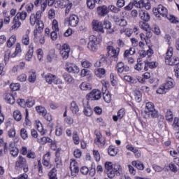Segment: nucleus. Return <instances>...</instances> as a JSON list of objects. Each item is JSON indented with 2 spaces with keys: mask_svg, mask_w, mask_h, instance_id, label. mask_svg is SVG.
I'll use <instances>...</instances> for the list:
<instances>
[{
  "mask_svg": "<svg viewBox=\"0 0 179 179\" xmlns=\"http://www.w3.org/2000/svg\"><path fill=\"white\" fill-rule=\"evenodd\" d=\"M113 19V22L117 26H121V27H125V26L128 25V22H127V20L124 18H120V16L118 15H114Z\"/></svg>",
  "mask_w": 179,
  "mask_h": 179,
  "instance_id": "f3484780",
  "label": "nucleus"
},
{
  "mask_svg": "<svg viewBox=\"0 0 179 179\" xmlns=\"http://www.w3.org/2000/svg\"><path fill=\"white\" fill-rule=\"evenodd\" d=\"M63 78L67 83H72L73 82V78L68 73H64Z\"/></svg>",
  "mask_w": 179,
  "mask_h": 179,
  "instance_id": "c9c22d12",
  "label": "nucleus"
},
{
  "mask_svg": "<svg viewBox=\"0 0 179 179\" xmlns=\"http://www.w3.org/2000/svg\"><path fill=\"white\" fill-rule=\"evenodd\" d=\"M47 3H48V0H41V12H44L47 8Z\"/></svg>",
  "mask_w": 179,
  "mask_h": 179,
  "instance_id": "5fc2aeb1",
  "label": "nucleus"
},
{
  "mask_svg": "<svg viewBox=\"0 0 179 179\" xmlns=\"http://www.w3.org/2000/svg\"><path fill=\"white\" fill-rule=\"evenodd\" d=\"M8 136L9 138H13L14 136H16V131L15 130V128H11L8 132Z\"/></svg>",
  "mask_w": 179,
  "mask_h": 179,
  "instance_id": "774afa93",
  "label": "nucleus"
},
{
  "mask_svg": "<svg viewBox=\"0 0 179 179\" xmlns=\"http://www.w3.org/2000/svg\"><path fill=\"white\" fill-rule=\"evenodd\" d=\"M20 136L22 139H27V138L29 137V135L27 134V130H26V129L24 128L21 129Z\"/></svg>",
  "mask_w": 179,
  "mask_h": 179,
  "instance_id": "bf43d9fd",
  "label": "nucleus"
},
{
  "mask_svg": "<svg viewBox=\"0 0 179 179\" xmlns=\"http://www.w3.org/2000/svg\"><path fill=\"white\" fill-rule=\"evenodd\" d=\"M36 101H34V99H33L32 98H29L26 101V106L29 108L33 107Z\"/></svg>",
  "mask_w": 179,
  "mask_h": 179,
  "instance_id": "0e129e2a",
  "label": "nucleus"
},
{
  "mask_svg": "<svg viewBox=\"0 0 179 179\" xmlns=\"http://www.w3.org/2000/svg\"><path fill=\"white\" fill-rule=\"evenodd\" d=\"M95 75L97 78H104V75H106V69L103 68H99L95 70Z\"/></svg>",
  "mask_w": 179,
  "mask_h": 179,
  "instance_id": "2f4dec72",
  "label": "nucleus"
},
{
  "mask_svg": "<svg viewBox=\"0 0 179 179\" xmlns=\"http://www.w3.org/2000/svg\"><path fill=\"white\" fill-rule=\"evenodd\" d=\"M69 24L71 27H76L79 24V17L75 14L70 15L69 17Z\"/></svg>",
  "mask_w": 179,
  "mask_h": 179,
  "instance_id": "a211bd4d",
  "label": "nucleus"
},
{
  "mask_svg": "<svg viewBox=\"0 0 179 179\" xmlns=\"http://www.w3.org/2000/svg\"><path fill=\"white\" fill-rule=\"evenodd\" d=\"M10 89H11V90H13V92H17V90H20V84L12 83L10 85Z\"/></svg>",
  "mask_w": 179,
  "mask_h": 179,
  "instance_id": "4d7b16f0",
  "label": "nucleus"
},
{
  "mask_svg": "<svg viewBox=\"0 0 179 179\" xmlns=\"http://www.w3.org/2000/svg\"><path fill=\"white\" fill-rule=\"evenodd\" d=\"M29 50L27 52V55L25 56L26 61H30L31 58H33V54L34 52V47L32 45H30Z\"/></svg>",
  "mask_w": 179,
  "mask_h": 179,
  "instance_id": "c756f323",
  "label": "nucleus"
},
{
  "mask_svg": "<svg viewBox=\"0 0 179 179\" xmlns=\"http://www.w3.org/2000/svg\"><path fill=\"white\" fill-rule=\"evenodd\" d=\"M66 71L69 72V73H79V72H80L79 67L74 64H71L66 67Z\"/></svg>",
  "mask_w": 179,
  "mask_h": 179,
  "instance_id": "4be33fe9",
  "label": "nucleus"
},
{
  "mask_svg": "<svg viewBox=\"0 0 179 179\" xmlns=\"http://www.w3.org/2000/svg\"><path fill=\"white\" fill-rule=\"evenodd\" d=\"M101 99V92L99 90H93L87 95V100L94 101Z\"/></svg>",
  "mask_w": 179,
  "mask_h": 179,
  "instance_id": "9b49d317",
  "label": "nucleus"
},
{
  "mask_svg": "<svg viewBox=\"0 0 179 179\" xmlns=\"http://www.w3.org/2000/svg\"><path fill=\"white\" fill-rule=\"evenodd\" d=\"M22 52V46L20 45V43H17L15 51L13 53H10V50H8L5 52L4 55V61L6 62V61H9V58H15L17 55L20 54Z\"/></svg>",
  "mask_w": 179,
  "mask_h": 179,
  "instance_id": "0eeeda50",
  "label": "nucleus"
},
{
  "mask_svg": "<svg viewBox=\"0 0 179 179\" xmlns=\"http://www.w3.org/2000/svg\"><path fill=\"white\" fill-rule=\"evenodd\" d=\"M108 54L110 58H113L114 61H118V55H120V48H115L112 45L107 47Z\"/></svg>",
  "mask_w": 179,
  "mask_h": 179,
  "instance_id": "6e6552de",
  "label": "nucleus"
},
{
  "mask_svg": "<svg viewBox=\"0 0 179 179\" xmlns=\"http://www.w3.org/2000/svg\"><path fill=\"white\" fill-rule=\"evenodd\" d=\"M22 26V22L17 19V17H14L13 20V26H12V29L13 30H17L19 27Z\"/></svg>",
  "mask_w": 179,
  "mask_h": 179,
  "instance_id": "c85d7f7f",
  "label": "nucleus"
},
{
  "mask_svg": "<svg viewBox=\"0 0 179 179\" xmlns=\"http://www.w3.org/2000/svg\"><path fill=\"white\" fill-rule=\"evenodd\" d=\"M69 0H57L55 3V8H61L62 9L66 8L69 5Z\"/></svg>",
  "mask_w": 179,
  "mask_h": 179,
  "instance_id": "412c9836",
  "label": "nucleus"
},
{
  "mask_svg": "<svg viewBox=\"0 0 179 179\" xmlns=\"http://www.w3.org/2000/svg\"><path fill=\"white\" fill-rule=\"evenodd\" d=\"M15 17H17V19L19 20V19H20V20H26V17H27V13H26V11H22L21 13H17L16 14Z\"/></svg>",
  "mask_w": 179,
  "mask_h": 179,
  "instance_id": "4c0bfd02",
  "label": "nucleus"
},
{
  "mask_svg": "<svg viewBox=\"0 0 179 179\" xmlns=\"http://www.w3.org/2000/svg\"><path fill=\"white\" fill-rule=\"evenodd\" d=\"M70 110L71 113L76 114V115H78V113H79V106H78V103H76V101H72L71 103Z\"/></svg>",
  "mask_w": 179,
  "mask_h": 179,
  "instance_id": "a878e982",
  "label": "nucleus"
},
{
  "mask_svg": "<svg viewBox=\"0 0 179 179\" xmlns=\"http://www.w3.org/2000/svg\"><path fill=\"white\" fill-rule=\"evenodd\" d=\"M102 90H105V92H103V98L106 103H111V95L108 91H107V87H104Z\"/></svg>",
  "mask_w": 179,
  "mask_h": 179,
  "instance_id": "393cba45",
  "label": "nucleus"
},
{
  "mask_svg": "<svg viewBox=\"0 0 179 179\" xmlns=\"http://www.w3.org/2000/svg\"><path fill=\"white\" fill-rule=\"evenodd\" d=\"M69 52H71V48L66 43H64L60 48V55L62 59H68L69 58Z\"/></svg>",
  "mask_w": 179,
  "mask_h": 179,
  "instance_id": "9d476101",
  "label": "nucleus"
},
{
  "mask_svg": "<svg viewBox=\"0 0 179 179\" xmlns=\"http://www.w3.org/2000/svg\"><path fill=\"white\" fill-rule=\"evenodd\" d=\"M144 113L148 115V117L151 116L152 118H157V110L155 109V104L152 102L146 103Z\"/></svg>",
  "mask_w": 179,
  "mask_h": 179,
  "instance_id": "423d86ee",
  "label": "nucleus"
},
{
  "mask_svg": "<svg viewBox=\"0 0 179 179\" xmlns=\"http://www.w3.org/2000/svg\"><path fill=\"white\" fill-rule=\"evenodd\" d=\"M108 10L113 12V13H118L121 12V8L114 6V5H109L108 7Z\"/></svg>",
  "mask_w": 179,
  "mask_h": 179,
  "instance_id": "37998d69",
  "label": "nucleus"
},
{
  "mask_svg": "<svg viewBox=\"0 0 179 179\" xmlns=\"http://www.w3.org/2000/svg\"><path fill=\"white\" fill-rule=\"evenodd\" d=\"M173 48H169L166 53L165 56V64L166 65H171V66L178 65L179 64V58L173 56Z\"/></svg>",
  "mask_w": 179,
  "mask_h": 179,
  "instance_id": "f03ea898",
  "label": "nucleus"
},
{
  "mask_svg": "<svg viewBox=\"0 0 179 179\" xmlns=\"http://www.w3.org/2000/svg\"><path fill=\"white\" fill-rule=\"evenodd\" d=\"M166 92H169V90L165 87L164 84L160 85L159 87L157 90V93H158V94H166Z\"/></svg>",
  "mask_w": 179,
  "mask_h": 179,
  "instance_id": "58836bf2",
  "label": "nucleus"
},
{
  "mask_svg": "<svg viewBox=\"0 0 179 179\" xmlns=\"http://www.w3.org/2000/svg\"><path fill=\"white\" fill-rule=\"evenodd\" d=\"M135 48H130L129 50H127L124 52V57H128V55H134L136 52Z\"/></svg>",
  "mask_w": 179,
  "mask_h": 179,
  "instance_id": "3c124183",
  "label": "nucleus"
},
{
  "mask_svg": "<svg viewBox=\"0 0 179 179\" xmlns=\"http://www.w3.org/2000/svg\"><path fill=\"white\" fill-rule=\"evenodd\" d=\"M117 8H124L125 6V0H117L116 3Z\"/></svg>",
  "mask_w": 179,
  "mask_h": 179,
  "instance_id": "338daca9",
  "label": "nucleus"
},
{
  "mask_svg": "<svg viewBox=\"0 0 179 179\" xmlns=\"http://www.w3.org/2000/svg\"><path fill=\"white\" fill-rule=\"evenodd\" d=\"M52 29L54 31H59V27L58 26V21H57L56 20H54L52 21Z\"/></svg>",
  "mask_w": 179,
  "mask_h": 179,
  "instance_id": "680f3d73",
  "label": "nucleus"
},
{
  "mask_svg": "<svg viewBox=\"0 0 179 179\" xmlns=\"http://www.w3.org/2000/svg\"><path fill=\"white\" fill-rule=\"evenodd\" d=\"M15 169L17 171L24 170V173L29 171V166L27 165V160L23 156L20 155L15 162Z\"/></svg>",
  "mask_w": 179,
  "mask_h": 179,
  "instance_id": "20e7f679",
  "label": "nucleus"
},
{
  "mask_svg": "<svg viewBox=\"0 0 179 179\" xmlns=\"http://www.w3.org/2000/svg\"><path fill=\"white\" fill-rule=\"evenodd\" d=\"M95 135L96 137L94 139V143L99 148H103L106 145V138L99 131H95Z\"/></svg>",
  "mask_w": 179,
  "mask_h": 179,
  "instance_id": "1a4fd4ad",
  "label": "nucleus"
},
{
  "mask_svg": "<svg viewBox=\"0 0 179 179\" xmlns=\"http://www.w3.org/2000/svg\"><path fill=\"white\" fill-rule=\"evenodd\" d=\"M96 13L99 16L104 17V16H106L109 13L108 7L107 6H99L96 8Z\"/></svg>",
  "mask_w": 179,
  "mask_h": 179,
  "instance_id": "2eb2a0df",
  "label": "nucleus"
},
{
  "mask_svg": "<svg viewBox=\"0 0 179 179\" xmlns=\"http://www.w3.org/2000/svg\"><path fill=\"white\" fill-rule=\"evenodd\" d=\"M134 69L136 71H142L143 69H145V63L143 62H138L134 66Z\"/></svg>",
  "mask_w": 179,
  "mask_h": 179,
  "instance_id": "6e6d98bb",
  "label": "nucleus"
},
{
  "mask_svg": "<svg viewBox=\"0 0 179 179\" xmlns=\"http://www.w3.org/2000/svg\"><path fill=\"white\" fill-rule=\"evenodd\" d=\"M13 117L15 121H20L22 120V113L19 110H15L13 112Z\"/></svg>",
  "mask_w": 179,
  "mask_h": 179,
  "instance_id": "8fccbe9b",
  "label": "nucleus"
},
{
  "mask_svg": "<svg viewBox=\"0 0 179 179\" xmlns=\"http://www.w3.org/2000/svg\"><path fill=\"white\" fill-rule=\"evenodd\" d=\"M83 113H84L85 115H86L87 117H90V115H92V114H93V110H92L90 106H87V107L84 106Z\"/></svg>",
  "mask_w": 179,
  "mask_h": 179,
  "instance_id": "a18cd8bd",
  "label": "nucleus"
},
{
  "mask_svg": "<svg viewBox=\"0 0 179 179\" xmlns=\"http://www.w3.org/2000/svg\"><path fill=\"white\" fill-rule=\"evenodd\" d=\"M36 79H37V76L36 75V73H31L28 78L29 82H30V83H34L36 82Z\"/></svg>",
  "mask_w": 179,
  "mask_h": 179,
  "instance_id": "864d4df0",
  "label": "nucleus"
},
{
  "mask_svg": "<svg viewBox=\"0 0 179 179\" xmlns=\"http://www.w3.org/2000/svg\"><path fill=\"white\" fill-rule=\"evenodd\" d=\"M100 44V41L97 38V36L94 35H91L90 36V41L87 44V48L90 51L92 52H96L99 50V45Z\"/></svg>",
  "mask_w": 179,
  "mask_h": 179,
  "instance_id": "39448f33",
  "label": "nucleus"
},
{
  "mask_svg": "<svg viewBox=\"0 0 179 179\" xmlns=\"http://www.w3.org/2000/svg\"><path fill=\"white\" fill-rule=\"evenodd\" d=\"M147 21H141L139 22V26L141 27V29H143V30H145V31H148V30L150 29V26L149 24H148V22H146Z\"/></svg>",
  "mask_w": 179,
  "mask_h": 179,
  "instance_id": "79ce46f5",
  "label": "nucleus"
},
{
  "mask_svg": "<svg viewBox=\"0 0 179 179\" xmlns=\"http://www.w3.org/2000/svg\"><path fill=\"white\" fill-rule=\"evenodd\" d=\"M166 119L167 121H172L173 120V112L170 109L167 110L166 113Z\"/></svg>",
  "mask_w": 179,
  "mask_h": 179,
  "instance_id": "052dcab7",
  "label": "nucleus"
},
{
  "mask_svg": "<svg viewBox=\"0 0 179 179\" xmlns=\"http://www.w3.org/2000/svg\"><path fill=\"white\" fill-rule=\"evenodd\" d=\"M138 16L143 22H149V20H150V15H149V13L146 10H139Z\"/></svg>",
  "mask_w": 179,
  "mask_h": 179,
  "instance_id": "6ab92c4d",
  "label": "nucleus"
},
{
  "mask_svg": "<svg viewBox=\"0 0 179 179\" xmlns=\"http://www.w3.org/2000/svg\"><path fill=\"white\" fill-rule=\"evenodd\" d=\"M144 62H145V67H144L145 71H149V68L150 69H153L156 68V62H155L145 61Z\"/></svg>",
  "mask_w": 179,
  "mask_h": 179,
  "instance_id": "cd10ccee",
  "label": "nucleus"
},
{
  "mask_svg": "<svg viewBox=\"0 0 179 179\" xmlns=\"http://www.w3.org/2000/svg\"><path fill=\"white\" fill-rule=\"evenodd\" d=\"M73 141L75 145H79V136H78V131H73Z\"/></svg>",
  "mask_w": 179,
  "mask_h": 179,
  "instance_id": "13d9d810",
  "label": "nucleus"
},
{
  "mask_svg": "<svg viewBox=\"0 0 179 179\" xmlns=\"http://www.w3.org/2000/svg\"><path fill=\"white\" fill-rule=\"evenodd\" d=\"M95 3L96 2H94L93 0H87V6L90 9H94Z\"/></svg>",
  "mask_w": 179,
  "mask_h": 179,
  "instance_id": "69168bd1",
  "label": "nucleus"
},
{
  "mask_svg": "<svg viewBox=\"0 0 179 179\" xmlns=\"http://www.w3.org/2000/svg\"><path fill=\"white\" fill-rule=\"evenodd\" d=\"M132 166H134L138 170H143L145 169V165L141 161H133L131 162Z\"/></svg>",
  "mask_w": 179,
  "mask_h": 179,
  "instance_id": "473e14b6",
  "label": "nucleus"
},
{
  "mask_svg": "<svg viewBox=\"0 0 179 179\" xmlns=\"http://www.w3.org/2000/svg\"><path fill=\"white\" fill-rule=\"evenodd\" d=\"M116 68L118 73H126V72H129V66H125L122 62H118L116 65Z\"/></svg>",
  "mask_w": 179,
  "mask_h": 179,
  "instance_id": "dca6fc26",
  "label": "nucleus"
},
{
  "mask_svg": "<svg viewBox=\"0 0 179 179\" xmlns=\"http://www.w3.org/2000/svg\"><path fill=\"white\" fill-rule=\"evenodd\" d=\"M41 11H37L36 15L35 14H31L30 16V24L31 26H34V24H37V23H38L39 22H41V20H40V19H41Z\"/></svg>",
  "mask_w": 179,
  "mask_h": 179,
  "instance_id": "ddd939ff",
  "label": "nucleus"
},
{
  "mask_svg": "<svg viewBox=\"0 0 179 179\" xmlns=\"http://www.w3.org/2000/svg\"><path fill=\"white\" fill-rule=\"evenodd\" d=\"M126 148H127V150H130L131 152H133V153H135L137 157H141V154H139V151L138 150V149H136L129 145H127Z\"/></svg>",
  "mask_w": 179,
  "mask_h": 179,
  "instance_id": "49530a36",
  "label": "nucleus"
},
{
  "mask_svg": "<svg viewBox=\"0 0 179 179\" xmlns=\"http://www.w3.org/2000/svg\"><path fill=\"white\" fill-rule=\"evenodd\" d=\"M108 155H110V156H115L118 152L117 151V149H115V147L110 146L108 148Z\"/></svg>",
  "mask_w": 179,
  "mask_h": 179,
  "instance_id": "de8ad7c7",
  "label": "nucleus"
},
{
  "mask_svg": "<svg viewBox=\"0 0 179 179\" xmlns=\"http://www.w3.org/2000/svg\"><path fill=\"white\" fill-rule=\"evenodd\" d=\"M106 30L107 33L111 34L114 31V29L111 28V22L105 21L103 23V31Z\"/></svg>",
  "mask_w": 179,
  "mask_h": 179,
  "instance_id": "7c9ffc66",
  "label": "nucleus"
},
{
  "mask_svg": "<svg viewBox=\"0 0 179 179\" xmlns=\"http://www.w3.org/2000/svg\"><path fill=\"white\" fill-rule=\"evenodd\" d=\"M166 19L171 22V23H173L174 24H177V23H179L178 18L174 15H167Z\"/></svg>",
  "mask_w": 179,
  "mask_h": 179,
  "instance_id": "a19ab883",
  "label": "nucleus"
},
{
  "mask_svg": "<svg viewBox=\"0 0 179 179\" xmlns=\"http://www.w3.org/2000/svg\"><path fill=\"white\" fill-rule=\"evenodd\" d=\"M48 177L50 179H58L57 176V169L55 167H53L48 173Z\"/></svg>",
  "mask_w": 179,
  "mask_h": 179,
  "instance_id": "72a5a7b5",
  "label": "nucleus"
},
{
  "mask_svg": "<svg viewBox=\"0 0 179 179\" xmlns=\"http://www.w3.org/2000/svg\"><path fill=\"white\" fill-rule=\"evenodd\" d=\"M133 5H134L136 8H143L145 6V0H134Z\"/></svg>",
  "mask_w": 179,
  "mask_h": 179,
  "instance_id": "e433bc0d",
  "label": "nucleus"
},
{
  "mask_svg": "<svg viewBox=\"0 0 179 179\" xmlns=\"http://www.w3.org/2000/svg\"><path fill=\"white\" fill-rule=\"evenodd\" d=\"M94 66H103V68H106V66H107V59L106 58V57H104V55H101V59L99 62H96L94 64Z\"/></svg>",
  "mask_w": 179,
  "mask_h": 179,
  "instance_id": "5701e85b",
  "label": "nucleus"
},
{
  "mask_svg": "<svg viewBox=\"0 0 179 179\" xmlns=\"http://www.w3.org/2000/svg\"><path fill=\"white\" fill-rule=\"evenodd\" d=\"M105 173L108 178L113 179L115 176L122 177L124 176L122 173V167L118 164H113V162L105 163Z\"/></svg>",
  "mask_w": 179,
  "mask_h": 179,
  "instance_id": "f257e3e1",
  "label": "nucleus"
},
{
  "mask_svg": "<svg viewBox=\"0 0 179 179\" xmlns=\"http://www.w3.org/2000/svg\"><path fill=\"white\" fill-rule=\"evenodd\" d=\"M36 110L41 115H44L47 113V110L43 106H38L36 107Z\"/></svg>",
  "mask_w": 179,
  "mask_h": 179,
  "instance_id": "ea45409f",
  "label": "nucleus"
},
{
  "mask_svg": "<svg viewBox=\"0 0 179 179\" xmlns=\"http://www.w3.org/2000/svg\"><path fill=\"white\" fill-rule=\"evenodd\" d=\"M92 26L93 29L95 31H101V33H104V25L103 24V22L94 20L92 21Z\"/></svg>",
  "mask_w": 179,
  "mask_h": 179,
  "instance_id": "4468645a",
  "label": "nucleus"
},
{
  "mask_svg": "<svg viewBox=\"0 0 179 179\" xmlns=\"http://www.w3.org/2000/svg\"><path fill=\"white\" fill-rule=\"evenodd\" d=\"M45 79L48 83L50 85L54 83V85H59L61 83V81L58 79H57V76L55 75L48 73L45 76Z\"/></svg>",
  "mask_w": 179,
  "mask_h": 179,
  "instance_id": "f8f14e48",
  "label": "nucleus"
},
{
  "mask_svg": "<svg viewBox=\"0 0 179 179\" xmlns=\"http://www.w3.org/2000/svg\"><path fill=\"white\" fill-rule=\"evenodd\" d=\"M16 43V36H11L9 39L7 41V46L8 48L13 47V45Z\"/></svg>",
  "mask_w": 179,
  "mask_h": 179,
  "instance_id": "f704fd0d",
  "label": "nucleus"
},
{
  "mask_svg": "<svg viewBox=\"0 0 179 179\" xmlns=\"http://www.w3.org/2000/svg\"><path fill=\"white\" fill-rule=\"evenodd\" d=\"M5 101L8 104H15L16 101V100L15 99V96H13V95H12V94L10 93L6 94Z\"/></svg>",
  "mask_w": 179,
  "mask_h": 179,
  "instance_id": "bb28decb",
  "label": "nucleus"
},
{
  "mask_svg": "<svg viewBox=\"0 0 179 179\" xmlns=\"http://www.w3.org/2000/svg\"><path fill=\"white\" fill-rule=\"evenodd\" d=\"M22 43L24 45H29L30 44V38L28 35H24L22 36Z\"/></svg>",
  "mask_w": 179,
  "mask_h": 179,
  "instance_id": "603ef678",
  "label": "nucleus"
},
{
  "mask_svg": "<svg viewBox=\"0 0 179 179\" xmlns=\"http://www.w3.org/2000/svg\"><path fill=\"white\" fill-rule=\"evenodd\" d=\"M154 16L158 19V20H162L163 17L166 18L169 16V10L163 5H158L157 8L153 10Z\"/></svg>",
  "mask_w": 179,
  "mask_h": 179,
  "instance_id": "7ed1b4c3",
  "label": "nucleus"
},
{
  "mask_svg": "<svg viewBox=\"0 0 179 179\" xmlns=\"http://www.w3.org/2000/svg\"><path fill=\"white\" fill-rule=\"evenodd\" d=\"M80 89L81 90H92V85L87 83H83L80 85Z\"/></svg>",
  "mask_w": 179,
  "mask_h": 179,
  "instance_id": "c03bdc74",
  "label": "nucleus"
},
{
  "mask_svg": "<svg viewBox=\"0 0 179 179\" xmlns=\"http://www.w3.org/2000/svg\"><path fill=\"white\" fill-rule=\"evenodd\" d=\"M43 30H44V23L43 22V21H39L38 22H37L36 29L34 30V38H36L37 35L40 34V33H41Z\"/></svg>",
  "mask_w": 179,
  "mask_h": 179,
  "instance_id": "aec40b11",
  "label": "nucleus"
},
{
  "mask_svg": "<svg viewBox=\"0 0 179 179\" xmlns=\"http://www.w3.org/2000/svg\"><path fill=\"white\" fill-rule=\"evenodd\" d=\"M54 58H57V56H55V50H50L47 56V61L51 62Z\"/></svg>",
  "mask_w": 179,
  "mask_h": 179,
  "instance_id": "09e8293b",
  "label": "nucleus"
},
{
  "mask_svg": "<svg viewBox=\"0 0 179 179\" xmlns=\"http://www.w3.org/2000/svg\"><path fill=\"white\" fill-rule=\"evenodd\" d=\"M10 153L13 157H16L19 155V150L17 148H13L10 150Z\"/></svg>",
  "mask_w": 179,
  "mask_h": 179,
  "instance_id": "e2e57ef3",
  "label": "nucleus"
},
{
  "mask_svg": "<svg viewBox=\"0 0 179 179\" xmlns=\"http://www.w3.org/2000/svg\"><path fill=\"white\" fill-rule=\"evenodd\" d=\"M164 86H165L168 90L173 89L174 87V80L170 77H168L166 78V83L164 84Z\"/></svg>",
  "mask_w": 179,
  "mask_h": 179,
  "instance_id": "b1692460",
  "label": "nucleus"
}]
</instances>
